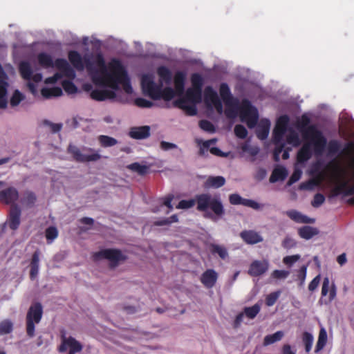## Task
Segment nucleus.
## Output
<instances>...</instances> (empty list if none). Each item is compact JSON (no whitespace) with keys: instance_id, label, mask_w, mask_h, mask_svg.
I'll list each match as a JSON object with an SVG mask.
<instances>
[{"instance_id":"nucleus-1","label":"nucleus","mask_w":354,"mask_h":354,"mask_svg":"<svg viewBox=\"0 0 354 354\" xmlns=\"http://www.w3.org/2000/svg\"><path fill=\"white\" fill-rule=\"evenodd\" d=\"M310 119L306 114H303L297 122V128L305 140H310L313 145L314 153L321 156L327 145V140L322 132L315 124H310Z\"/></svg>"},{"instance_id":"nucleus-2","label":"nucleus","mask_w":354,"mask_h":354,"mask_svg":"<svg viewBox=\"0 0 354 354\" xmlns=\"http://www.w3.org/2000/svg\"><path fill=\"white\" fill-rule=\"evenodd\" d=\"M226 106L225 115L227 118H235L237 115L238 110H239L241 121L245 122L250 129L256 127L259 119L258 112L257 109L252 105L248 100H243L240 106H239V104L235 106L231 105Z\"/></svg>"},{"instance_id":"nucleus-3","label":"nucleus","mask_w":354,"mask_h":354,"mask_svg":"<svg viewBox=\"0 0 354 354\" xmlns=\"http://www.w3.org/2000/svg\"><path fill=\"white\" fill-rule=\"evenodd\" d=\"M113 76L104 86L113 89L115 92L120 89L119 84H122L124 91L129 93L132 91L130 80L127 72L120 62H115L112 64Z\"/></svg>"},{"instance_id":"nucleus-4","label":"nucleus","mask_w":354,"mask_h":354,"mask_svg":"<svg viewBox=\"0 0 354 354\" xmlns=\"http://www.w3.org/2000/svg\"><path fill=\"white\" fill-rule=\"evenodd\" d=\"M195 200L199 212H206L209 208L218 216L225 214L223 205L218 198L212 197L209 194H201L196 196Z\"/></svg>"},{"instance_id":"nucleus-5","label":"nucleus","mask_w":354,"mask_h":354,"mask_svg":"<svg viewBox=\"0 0 354 354\" xmlns=\"http://www.w3.org/2000/svg\"><path fill=\"white\" fill-rule=\"evenodd\" d=\"M115 62L120 61L118 59H113L109 64L110 71H108L103 55L101 53L97 55L95 58V64L97 66L100 68V75H99L98 72L94 68L93 71L91 72L95 73V75L93 76V81L95 84L104 86L106 84V82L111 79V77L113 76L114 73L112 64H113V63H115Z\"/></svg>"},{"instance_id":"nucleus-6","label":"nucleus","mask_w":354,"mask_h":354,"mask_svg":"<svg viewBox=\"0 0 354 354\" xmlns=\"http://www.w3.org/2000/svg\"><path fill=\"white\" fill-rule=\"evenodd\" d=\"M43 308L39 302H36L29 308L26 317V333L29 337H33L35 335V324H39L42 318Z\"/></svg>"},{"instance_id":"nucleus-7","label":"nucleus","mask_w":354,"mask_h":354,"mask_svg":"<svg viewBox=\"0 0 354 354\" xmlns=\"http://www.w3.org/2000/svg\"><path fill=\"white\" fill-rule=\"evenodd\" d=\"M95 260L107 259L110 261V266L115 268L122 261H126L128 257L122 251L116 248H108L96 252L93 255Z\"/></svg>"},{"instance_id":"nucleus-8","label":"nucleus","mask_w":354,"mask_h":354,"mask_svg":"<svg viewBox=\"0 0 354 354\" xmlns=\"http://www.w3.org/2000/svg\"><path fill=\"white\" fill-rule=\"evenodd\" d=\"M141 85L143 93L145 95H147L152 100H160V88L162 86V83L157 85L151 77L144 76L142 78Z\"/></svg>"},{"instance_id":"nucleus-9","label":"nucleus","mask_w":354,"mask_h":354,"mask_svg":"<svg viewBox=\"0 0 354 354\" xmlns=\"http://www.w3.org/2000/svg\"><path fill=\"white\" fill-rule=\"evenodd\" d=\"M290 118L287 115H281L277 120L276 125L273 129V142L278 145L283 141V138L286 133Z\"/></svg>"},{"instance_id":"nucleus-10","label":"nucleus","mask_w":354,"mask_h":354,"mask_svg":"<svg viewBox=\"0 0 354 354\" xmlns=\"http://www.w3.org/2000/svg\"><path fill=\"white\" fill-rule=\"evenodd\" d=\"M68 57L71 64L77 71H82L84 68V64L88 72L93 71V63L89 59H84V61H83L82 57L77 51H69Z\"/></svg>"},{"instance_id":"nucleus-11","label":"nucleus","mask_w":354,"mask_h":354,"mask_svg":"<svg viewBox=\"0 0 354 354\" xmlns=\"http://www.w3.org/2000/svg\"><path fill=\"white\" fill-rule=\"evenodd\" d=\"M68 152L72 154L73 158L80 162H87L97 161L101 156L98 153H93L90 155L83 154L81 151L75 146L69 145Z\"/></svg>"},{"instance_id":"nucleus-12","label":"nucleus","mask_w":354,"mask_h":354,"mask_svg":"<svg viewBox=\"0 0 354 354\" xmlns=\"http://www.w3.org/2000/svg\"><path fill=\"white\" fill-rule=\"evenodd\" d=\"M19 198V192L14 187H9L0 192V203L6 205H16L15 202Z\"/></svg>"},{"instance_id":"nucleus-13","label":"nucleus","mask_w":354,"mask_h":354,"mask_svg":"<svg viewBox=\"0 0 354 354\" xmlns=\"http://www.w3.org/2000/svg\"><path fill=\"white\" fill-rule=\"evenodd\" d=\"M267 261L255 260L252 261L248 270V274L252 277H259L263 274L268 270Z\"/></svg>"},{"instance_id":"nucleus-14","label":"nucleus","mask_w":354,"mask_h":354,"mask_svg":"<svg viewBox=\"0 0 354 354\" xmlns=\"http://www.w3.org/2000/svg\"><path fill=\"white\" fill-rule=\"evenodd\" d=\"M330 281L328 277L324 279L322 286V297H325L329 292L328 301H325L326 304L331 303L336 297L337 295V288L335 283H332L331 286L329 287Z\"/></svg>"},{"instance_id":"nucleus-15","label":"nucleus","mask_w":354,"mask_h":354,"mask_svg":"<svg viewBox=\"0 0 354 354\" xmlns=\"http://www.w3.org/2000/svg\"><path fill=\"white\" fill-rule=\"evenodd\" d=\"M21 209L17 205H12L9 212V227L12 230L18 229L20 225Z\"/></svg>"},{"instance_id":"nucleus-16","label":"nucleus","mask_w":354,"mask_h":354,"mask_svg":"<svg viewBox=\"0 0 354 354\" xmlns=\"http://www.w3.org/2000/svg\"><path fill=\"white\" fill-rule=\"evenodd\" d=\"M219 93L226 106H235L238 104V100L232 96L230 89L226 83L221 84Z\"/></svg>"},{"instance_id":"nucleus-17","label":"nucleus","mask_w":354,"mask_h":354,"mask_svg":"<svg viewBox=\"0 0 354 354\" xmlns=\"http://www.w3.org/2000/svg\"><path fill=\"white\" fill-rule=\"evenodd\" d=\"M90 96L93 100L96 101H104L106 100L115 99L116 97V93L113 89H95L91 92Z\"/></svg>"},{"instance_id":"nucleus-18","label":"nucleus","mask_w":354,"mask_h":354,"mask_svg":"<svg viewBox=\"0 0 354 354\" xmlns=\"http://www.w3.org/2000/svg\"><path fill=\"white\" fill-rule=\"evenodd\" d=\"M243 241L249 245H254L263 241V237L254 230H243L240 233Z\"/></svg>"},{"instance_id":"nucleus-19","label":"nucleus","mask_w":354,"mask_h":354,"mask_svg":"<svg viewBox=\"0 0 354 354\" xmlns=\"http://www.w3.org/2000/svg\"><path fill=\"white\" fill-rule=\"evenodd\" d=\"M217 279V272L213 269H207L202 274L201 281L206 288H211L215 285Z\"/></svg>"},{"instance_id":"nucleus-20","label":"nucleus","mask_w":354,"mask_h":354,"mask_svg":"<svg viewBox=\"0 0 354 354\" xmlns=\"http://www.w3.org/2000/svg\"><path fill=\"white\" fill-rule=\"evenodd\" d=\"M53 63L54 66H55L58 70L62 71L64 76L68 77H75V72L73 69L71 67L68 62L65 59L57 58Z\"/></svg>"},{"instance_id":"nucleus-21","label":"nucleus","mask_w":354,"mask_h":354,"mask_svg":"<svg viewBox=\"0 0 354 354\" xmlns=\"http://www.w3.org/2000/svg\"><path fill=\"white\" fill-rule=\"evenodd\" d=\"M286 214L291 220L298 223H313L315 222L314 218H309L297 210H288L286 212Z\"/></svg>"},{"instance_id":"nucleus-22","label":"nucleus","mask_w":354,"mask_h":354,"mask_svg":"<svg viewBox=\"0 0 354 354\" xmlns=\"http://www.w3.org/2000/svg\"><path fill=\"white\" fill-rule=\"evenodd\" d=\"M270 127V122L268 119H262L257 125L256 134L259 139L265 140L267 138Z\"/></svg>"},{"instance_id":"nucleus-23","label":"nucleus","mask_w":354,"mask_h":354,"mask_svg":"<svg viewBox=\"0 0 354 354\" xmlns=\"http://www.w3.org/2000/svg\"><path fill=\"white\" fill-rule=\"evenodd\" d=\"M129 136L134 139H145L150 136V128L149 126L133 127L129 131Z\"/></svg>"},{"instance_id":"nucleus-24","label":"nucleus","mask_w":354,"mask_h":354,"mask_svg":"<svg viewBox=\"0 0 354 354\" xmlns=\"http://www.w3.org/2000/svg\"><path fill=\"white\" fill-rule=\"evenodd\" d=\"M185 79L186 75L183 71H178L174 75V82L175 90L176 93L179 95H182L184 92Z\"/></svg>"},{"instance_id":"nucleus-25","label":"nucleus","mask_w":354,"mask_h":354,"mask_svg":"<svg viewBox=\"0 0 354 354\" xmlns=\"http://www.w3.org/2000/svg\"><path fill=\"white\" fill-rule=\"evenodd\" d=\"M183 99H185V102H189L193 104L199 103L202 99V90L189 88L186 91L185 97Z\"/></svg>"},{"instance_id":"nucleus-26","label":"nucleus","mask_w":354,"mask_h":354,"mask_svg":"<svg viewBox=\"0 0 354 354\" xmlns=\"http://www.w3.org/2000/svg\"><path fill=\"white\" fill-rule=\"evenodd\" d=\"M225 183V179L223 176H209L204 183V187L207 189H217L223 186Z\"/></svg>"},{"instance_id":"nucleus-27","label":"nucleus","mask_w":354,"mask_h":354,"mask_svg":"<svg viewBox=\"0 0 354 354\" xmlns=\"http://www.w3.org/2000/svg\"><path fill=\"white\" fill-rule=\"evenodd\" d=\"M39 252L35 251L32 256L30 261V279L34 280L39 273Z\"/></svg>"},{"instance_id":"nucleus-28","label":"nucleus","mask_w":354,"mask_h":354,"mask_svg":"<svg viewBox=\"0 0 354 354\" xmlns=\"http://www.w3.org/2000/svg\"><path fill=\"white\" fill-rule=\"evenodd\" d=\"M312 157V150L310 143H304L299 150L297 156V161L304 162Z\"/></svg>"},{"instance_id":"nucleus-29","label":"nucleus","mask_w":354,"mask_h":354,"mask_svg":"<svg viewBox=\"0 0 354 354\" xmlns=\"http://www.w3.org/2000/svg\"><path fill=\"white\" fill-rule=\"evenodd\" d=\"M288 176L287 169L282 166H279L274 168L270 177V183H275L279 180H283Z\"/></svg>"},{"instance_id":"nucleus-30","label":"nucleus","mask_w":354,"mask_h":354,"mask_svg":"<svg viewBox=\"0 0 354 354\" xmlns=\"http://www.w3.org/2000/svg\"><path fill=\"white\" fill-rule=\"evenodd\" d=\"M319 233L317 228L305 225L299 229L298 234L300 237L308 240Z\"/></svg>"},{"instance_id":"nucleus-31","label":"nucleus","mask_w":354,"mask_h":354,"mask_svg":"<svg viewBox=\"0 0 354 354\" xmlns=\"http://www.w3.org/2000/svg\"><path fill=\"white\" fill-rule=\"evenodd\" d=\"M185 99H178L174 102V105L181 109H183L186 111V113L188 115H195L197 113V109L194 104L193 105H186Z\"/></svg>"},{"instance_id":"nucleus-32","label":"nucleus","mask_w":354,"mask_h":354,"mask_svg":"<svg viewBox=\"0 0 354 354\" xmlns=\"http://www.w3.org/2000/svg\"><path fill=\"white\" fill-rule=\"evenodd\" d=\"M37 60L39 64L43 68H48L54 66L52 57L46 53H40L37 55Z\"/></svg>"},{"instance_id":"nucleus-33","label":"nucleus","mask_w":354,"mask_h":354,"mask_svg":"<svg viewBox=\"0 0 354 354\" xmlns=\"http://www.w3.org/2000/svg\"><path fill=\"white\" fill-rule=\"evenodd\" d=\"M126 168L133 172H136L140 176H145L149 172V167L142 165L139 162H133L127 165Z\"/></svg>"},{"instance_id":"nucleus-34","label":"nucleus","mask_w":354,"mask_h":354,"mask_svg":"<svg viewBox=\"0 0 354 354\" xmlns=\"http://www.w3.org/2000/svg\"><path fill=\"white\" fill-rule=\"evenodd\" d=\"M19 73L21 77L26 80H31L32 70L28 62H21L19 66Z\"/></svg>"},{"instance_id":"nucleus-35","label":"nucleus","mask_w":354,"mask_h":354,"mask_svg":"<svg viewBox=\"0 0 354 354\" xmlns=\"http://www.w3.org/2000/svg\"><path fill=\"white\" fill-rule=\"evenodd\" d=\"M337 194H344L346 196H351L354 194V185L349 186L347 181L342 182L335 189Z\"/></svg>"},{"instance_id":"nucleus-36","label":"nucleus","mask_w":354,"mask_h":354,"mask_svg":"<svg viewBox=\"0 0 354 354\" xmlns=\"http://www.w3.org/2000/svg\"><path fill=\"white\" fill-rule=\"evenodd\" d=\"M157 73L162 82L167 84L171 83L172 74L168 68L164 66H160L157 70Z\"/></svg>"},{"instance_id":"nucleus-37","label":"nucleus","mask_w":354,"mask_h":354,"mask_svg":"<svg viewBox=\"0 0 354 354\" xmlns=\"http://www.w3.org/2000/svg\"><path fill=\"white\" fill-rule=\"evenodd\" d=\"M327 343V333L324 328H322L319 333L318 340L317 342L315 352L321 351Z\"/></svg>"},{"instance_id":"nucleus-38","label":"nucleus","mask_w":354,"mask_h":354,"mask_svg":"<svg viewBox=\"0 0 354 354\" xmlns=\"http://www.w3.org/2000/svg\"><path fill=\"white\" fill-rule=\"evenodd\" d=\"M65 342L70 348L68 354H75L82 350V344L73 337H68L67 339H65Z\"/></svg>"},{"instance_id":"nucleus-39","label":"nucleus","mask_w":354,"mask_h":354,"mask_svg":"<svg viewBox=\"0 0 354 354\" xmlns=\"http://www.w3.org/2000/svg\"><path fill=\"white\" fill-rule=\"evenodd\" d=\"M204 98L207 104L211 103L212 104L219 99L217 93L210 86L205 88Z\"/></svg>"},{"instance_id":"nucleus-40","label":"nucleus","mask_w":354,"mask_h":354,"mask_svg":"<svg viewBox=\"0 0 354 354\" xmlns=\"http://www.w3.org/2000/svg\"><path fill=\"white\" fill-rule=\"evenodd\" d=\"M209 248L212 254H216L222 259H225L228 256L227 250L224 246L212 243Z\"/></svg>"},{"instance_id":"nucleus-41","label":"nucleus","mask_w":354,"mask_h":354,"mask_svg":"<svg viewBox=\"0 0 354 354\" xmlns=\"http://www.w3.org/2000/svg\"><path fill=\"white\" fill-rule=\"evenodd\" d=\"M41 95L46 97H59L62 95V90L60 87H53L50 88H44L41 89Z\"/></svg>"},{"instance_id":"nucleus-42","label":"nucleus","mask_w":354,"mask_h":354,"mask_svg":"<svg viewBox=\"0 0 354 354\" xmlns=\"http://www.w3.org/2000/svg\"><path fill=\"white\" fill-rule=\"evenodd\" d=\"M283 336V331H277L276 333L272 335H268L264 337L263 339V345L268 346L278 341H280Z\"/></svg>"},{"instance_id":"nucleus-43","label":"nucleus","mask_w":354,"mask_h":354,"mask_svg":"<svg viewBox=\"0 0 354 354\" xmlns=\"http://www.w3.org/2000/svg\"><path fill=\"white\" fill-rule=\"evenodd\" d=\"M260 310V305L259 304H256L250 307H245L243 313L248 318L253 319L259 314Z\"/></svg>"},{"instance_id":"nucleus-44","label":"nucleus","mask_w":354,"mask_h":354,"mask_svg":"<svg viewBox=\"0 0 354 354\" xmlns=\"http://www.w3.org/2000/svg\"><path fill=\"white\" fill-rule=\"evenodd\" d=\"M313 336L308 332H304L302 334V342L304 345L306 353H308L312 349L313 344Z\"/></svg>"},{"instance_id":"nucleus-45","label":"nucleus","mask_w":354,"mask_h":354,"mask_svg":"<svg viewBox=\"0 0 354 354\" xmlns=\"http://www.w3.org/2000/svg\"><path fill=\"white\" fill-rule=\"evenodd\" d=\"M341 149V144L337 140H331L327 145L328 153L329 156L336 155Z\"/></svg>"},{"instance_id":"nucleus-46","label":"nucleus","mask_w":354,"mask_h":354,"mask_svg":"<svg viewBox=\"0 0 354 354\" xmlns=\"http://www.w3.org/2000/svg\"><path fill=\"white\" fill-rule=\"evenodd\" d=\"M37 201L36 195L31 191H26L24 193V197L22 199V203L27 207H32Z\"/></svg>"},{"instance_id":"nucleus-47","label":"nucleus","mask_w":354,"mask_h":354,"mask_svg":"<svg viewBox=\"0 0 354 354\" xmlns=\"http://www.w3.org/2000/svg\"><path fill=\"white\" fill-rule=\"evenodd\" d=\"M7 83L4 82L0 84V109H5L7 107Z\"/></svg>"},{"instance_id":"nucleus-48","label":"nucleus","mask_w":354,"mask_h":354,"mask_svg":"<svg viewBox=\"0 0 354 354\" xmlns=\"http://www.w3.org/2000/svg\"><path fill=\"white\" fill-rule=\"evenodd\" d=\"M191 82L193 88L202 90L203 85V79L198 73H194L191 76Z\"/></svg>"},{"instance_id":"nucleus-49","label":"nucleus","mask_w":354,"mask_h":354,"mask_svg":"<svg viewBox=\"0 0 354 354\" xmlns=\"http://www.w3.org/2000/svg\"><path fill=\"white\" fill-rule=\"evenodd\" d=\"M175 96V91L171 87H166L160 88V99H163L165 101L171 100Z\"/></svg>"},{"instance_id":"nucleus-50","label":"nucleus","mask_w":354,"mask_h":354,"mask_svg":"<svg viewBox=\"0 0 354 354\" xmlns=\"http://www.w3.org/2000/svg\"><path fill=\"white\" fill-rule=\"evenodd\" d=\"M99 141L101 145L104 147H112L118 143L116 139L108 136L103 135L99 137Z\"/></svg>"},{"instance_id":"nucleus-51","label":"nucleus","mask_w":354,"mask_h":354,"mask_svg":"<svg viewBox=\"0 0 354 354\" xmlns=\"http://www.w3.org/2000/svg\"><path fill=\"white\" fill-rule=\"evenodd\" d=\"M64 90L68 94H74L77 91V88L71 80H64L62 82Z\"/></svg>"},{"instance_id":"nucleus-52","label":"nucleus","mask_w":354,"mask_h":354,"mask_svg":"<svg viewBox=\"0 0 354 354\" xmlns=\"http://www.w3.org/2000/svg\"><path fill=\"white\" fill-rule=\"evenodd\" d=\"M24 99V95L18 90L14 91L10 103L12 106H17Z\"/></svg>"},{"instance_id":"nucleus-53","label":"nucleus","mask_w":354,"mask_h":354,"mask_svg":"<svg viewBox=\"0 0 354 354\" xmlns=\"http://www.w3.org/2000/svg\"><path fill=\"white\" fill-rule=\"evenodd\" d=\"M58 236V231L55 227L50 226L46 230V238L48 243H51Z\"/></svg>"},{"instance_id":"nucleus-54","label":"nucleus","mask_w":354,"mask_h":354,"mask_svg":"<svg viewBox=\"0 0 354 354\" xmlns=\"http://www.w3.org/2000/svg\"><path fill=\"white\" fill-rule=\"evenodd\" d=\"M13 325L9 320H4L0 323V334H8L12 331Z\"/></svg>"},{"instance_id":"nucleus-55","label":"nucleus","mask_w":354,"mask_h":354,"mask_svg":"<svg viewBox=\"0 0 354 354\" xmlns=\"http://www.w3.org/2000/svg\"><path fill=\"white\" fill-rule=\"evenodd\" d=\"M281 294L280 291H276L271 292L270 294L268 295L266 298V304L268 306H273L277 300L278 299L279 295Z\"/></svg>"},{"instance_id":"nucleus-56","label":"nucleus","mask_w":354,"mask_h":354,"mask_svg":"<svg viewBox=\"0 0 354 354\" xmlns=\"http://www.w3.org/2000/svg\"><path fill=\"white\" fill-rule=\"evenodd\" d=\"M234 133L236 137L241 139H244L248 136V131L243 125L236 124L234 127Z\"/></svg>"},{"instance_id":"nucleus-57","label":"nucleus","mask_w":354,"mask_h":354,"mask_svg":"<svg viewBox=\"0 0 354 354\" xmlns=\"http://www.w3.org/2000/svg\"><path fill=\"white\" fill-rule=\"evenodd\" d=\"M199 127L201 129L207 132H214L215 128L214 124L207 120H202L199 122Z\"/></svg>"},{"instance_id":"nucleus-58","label":"nucleus","mask_w":354,"mask_h":354,"mask_svg":"<svg viewBox=\"0 0 354 354\" xmlns=\"http://www.w3.org/2000/svg\"><path fill=\"white\" fill-rule=\"evenodd\" d=\"M216 142V139H211V140L205 141L203 143L202 147L199 149V155L201 156H204L205 155V153L207 152L210 145L215 144Z\"/></svg>"},{"instance_id":"nucleus-59","label":"nucleus","mask_w":354,"mask_h":354,"mask_svg":"<svg viewBox=\"0 0 354 354\" xmlns=\"http://www.w3.org/2000/svg\"><path fill=\"white\" fill-rule=\"evenodd\" d=\"M196 203L195 199L181 200L176 207L178 209H188L192 207Z\"/></svg>"},{"instance_id":"nucleus-60","label":"nucleus","mask_w":354,"mask_h":354,"mask_svg":"<svg viewBox=\"0 0 354 354\" xmlns=\"http://www.w3.org/2000/svg\"><path fill=\"white\" fill-rule=\"evenodd\" d=\"M136 104L141 108H150L153 105V103L145 98L138 97L135 100Z\"/></svg>"},{"instance_id":"nucleus-61","label":"nucleus","mask_w":354,"mask_h":354,"mask_svg":"<svg viewBox=\"0 0 354 354\" xmlns=\"http://www.w3.org/2000/svg\"><path fill=\"white\" fill-rule=\"evenodd\" d=\"M325 201V197L322 194L317 193L314 196L313 200L311 203L314 207H318Z\"/></svg>"},{"instance_id":"nucleus-62","label":"nucleus","mask_w":354,"mask_h":354,"mask_svg":"<svg viewBox=\"0 0 354 354\" xmlns=\"http://www.w3.org/2000/svg\"><path fill=\"white\" fill-rule=\"evenodd\" d=\"M297 242L291 237L287 236L282 241L281 245L285 249H290L295 247Z\"/></svg>"},{"instance_id":"nucleus-63","label":"nucleus","mask_w":354,"mask_h":354,"mask_svg":"<svg viewBox=\"0 0 354 354\" xmlns=\"http://www.w3.org/2000/svg\"><path fill=\"white\" fill-rule=\"evenodd\" d=\"M284 146L285 145L283 142V141L279 142L278 145H275V148L273 153L274 160L275 161L279 160V156L281 153L283 151Z\"/></svg>"},{"instance_id":"nucleus-64","label":"nucleus","mask_w":354,"mask_h":354,"mask_svg":"<svg viewBox=\"0 0 354 354\" xmlns=\"http://www.w3.org/2000/svg\"><path fill=\"white\" fill-rule=\"evenodd\" d=\"M306 271H307V267L306 266H301L298 271L297 278L300 281V283H299L300 286H303L305 282V279L306 277Z\"/></svg>"}]
</instances>
